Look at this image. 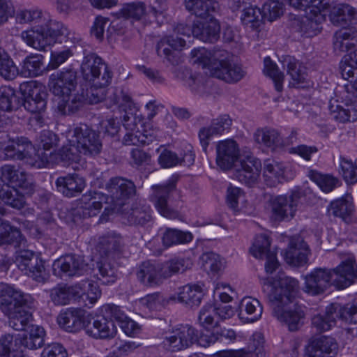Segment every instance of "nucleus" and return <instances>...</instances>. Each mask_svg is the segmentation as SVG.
<instances>
[{
    "label": "nucleus",
    "mask_w": 357,
    "mask_h": 357,
    "mask_svg": "<svg viewBox=\"0 0 357 357\" xmlns=\"http://www.w3.org/2000/svg\"><path fill=\"white\" fill-rule=\"evenodd\" d=\"M108 197L115 206L124 205V202L135 192L134 183L121 177L112 178L106 184Z\"/></svg>",
    "instance_id": "obj_22"
},
{
    "label": "nucleus",
    "mask_w": 357,
    "mask_h": 357,
    "mask_svg": "<svg viewBox=\"0 0 357 357\" xmlns=\"http://www.w3.org/2000/svg\"><path fill=\"white\" fill-rule=\"evenodd\" d=\"M0 179L4 183L11 185L7 190H0V198L8 206L21 209L25 204L24 197L16 188L22 189L25 194L34 191V183L31 175L10 165H5L0 169Z\"/></svg>",
    "instance_id": "obj_6"
},
{
    "label": "nucleus",
    "mask_w": 357,
    "mask_h": 357,
    "mask_svg": "<svg viewBox=\"0 0 357 357\" xmlns=\"http://www.w3.org/2000/svg\"><path fill=\"white\" fill-rule=\"evenodd\" d=\"M21 38L28 46L43 52L55 42L77 45L81 41L79 34L70 31L63 23L56 21H50L45 26L23 31Z\"/></svg>",
    "instance_id": "obj_5"
},
{
    "label": "nucleus",
    "mask_w": 357,
    "mask_h": 357,
    "mask_svg": "<svg viewBox=\"0 0 357 357\" xmlns=\"http://www.w3.org/2000/svg\"><path fill=\"white\" fill-rule=\"evenodd\" d=\"M121 241V238L115 234H109L106 236H102L99 242L100 250L102 251L106 256H109L120 250Z\"/></svg>",
    "instance_id": "obj_60"
},
{
    "label": "nucleus",
    "mask_w": 357,
    "mask_h": 357,
    "mask_svg": "<svg viewBox=\"0 0 357 357\" xmlns=\"http://www.w3.org/2000/svg\"><path fill=\"white\" fill-rule=\"evenodd\" d=\"M185 8L192 15L207 20L212 17V14L218 6L217 0H185Z\"/></svg>",
    "instance_id": "obj_43"
},
{
    "label": "nucleus",
    "mask_w": 357,
    "mask_h": 357,
    "mask_svg": "<svg viewBox=\"0 0 357 357\" xmlns=\"http://www.w3.org/2000/svg\"><path fill=\"white\" fill-rule=\"evenodd\" d=\"M301 198L300 192L293 191L281 195H270L268 200L271 216L276 221L293 218L297 211Z\"/></svg>",
    "instance_id": "obj_11"
},
{
    "label": "nucleus",
    "mask_w": 357,
    "mask_h": 357,
    "mask_svg": "<svg viewBox=\"0 0 357 357\" xmlns=\"http://www.w3.org/2000/svg\"><path fill=\"white\" fill-rule=\"evenodd\" d=\"M31 295L24 294L13 286L8 284H0V308L8 318V324L15 331H24L32 314L25 310L33 304Z\"/></svg>",
    "instance_id": "obj_3"
},
{
    "label": "nucleus",
    "mask_w": 357,
    "mask_h": 357,
    "mask_svg": "<svg viewBox=\"0 0 357 357\" xmlns=\"http://www.w3.org/2000/svg\"><path fill=\"white\" fill-rule=\"evenodd\" d=\"M204 294L199 284H187L178 289L177 301L188 306H198L202 300Z\"/></svg>",
    "instance_id": "obj_44"
},
{
    "label": "nucleus",
    "mask_w": 357,
    "mask_h": 357,
    "mask_svg": "<svg viewBox=\"0 0 357 357\" xmlns=\"http://www.w3.org/2000/svg\"><path fill=\"white\" fill-rule=\"evenodd\" d=\"M226 54L227 52L224 50L220 51V54L214 53V59H217L218 62L213 64L211 67V74L227 83H236L243 78L245 72L241 65L234 59L227 57L222 58Z\"/></svg>",
    "instance_id": "obj_12"
},
{
    "label": "nucleus",
    "mask_w": 357,
    "mask_h": 357,
    "mask_svg": "<svg viewBox=\"0 0 357 357\" xmlns=\"http://www.w3.org/2000/svg\"><path fill=\"white\" fill-rule=\"evenodd\" d=\"M215 309L216 305L213 303H206L201 308L198 315V322L202 327L211 329L218 326Z\"/></svg>",
    "instance_id": "obj_55"
},
{
    "label": "nucleus",
    "mask_w": 357,
    "mask_h": 357,
    "mask_svg": "<svg viewBox=\"0 0 357 357\" xmlns=\"http://www.w3.org/2000/svg\"><path fill=\"white\" fill-rule=\"evenodd\" d=\"M43 56L40 54L27 56L22 61L20 74L24 77L38 76L42 73Z\"/></svg>",
    "instance_id": "obj_52"
},
{
    "label": "nucleus",
    "mask_w": 357,
    "mask_h": 357,
    "mask_svg": "<svg viewBox=\"0 0 357 357\" xmlns=\"http://www.w3.org/2000/svg\"><path fill=\"white\" fill-rule=\"evenodd\" d=\"M117 328L114 321L104 315L97 317L92 323V326H89L86 333L96 339H110L116 334Z\"/></svg>",
    "instance_id": "obj_36"
},
{
    "label": "nucleus",
    "mask_w": 357,
    "mask_h": 357,
    "mask_svg": "<svg viewBox=\"0 0 357 357\" xmlns=\"http://www.w3.org/2000/svg\"><path fill=\"white\" fill-rule=\"evenodd\" d=\"M204 20L194 22V36L204 42L213 43L219 38L220 24L213 17Z\"/></svg>",
    "instance_id": "obj_34"
},
{
    "label": "nucleus",
    "mask_w": 357,
    "mask_h": 357,
    "mask_svg": "<svg viewBox=\"0 0 357 357\" xmlns=\"http://www.w3.org/2000/svg\"><path fill=\"white\" fill-rule=\"evenodd\" d=\"M201 261L204 270L213 276L221 275L225 269L227 264L225 258L213 252L202 254Z\"/></svg>",
    "instance_id": "obj_46"
},
{
    "label": "nucleus",
    "mask_w": 357,
    "mask_h": 357,
    "mask_svg": "<svg viewBox=\"0 0 357 357\" xmlns=\"http://www.w3.org/2000/svg\"><path fill=\"white\" fill-rule=\"evenodd\" d=\"M333 47L335 51L341 52L357 48V30L349 27L337 31L333 36Z\"/></svg>",
    "instance_id": "obj_39"
},
{
    "label": "nucleus",
    "mask_w": 357,
    "mask_h": 357,
    "mask_svg": "<svg viewBox=\"0 0 357 357\" xmlns=\"http://www.w3.org/2000/svg\"><path fill=\"white\" fill-rule=\"evenodd\" d=\"M327 4L324 0H310V4L305 6V16L302 21L301 30L307 37H312L320 32L321 24L325 20Z\"/></svg>",
    "instance_id": "obj_13"
},
{
    "label": "nucleus",
    "mask_w": 357,
    "mask_h": 357,
    "mask_svg": "<svg viewBox=\"0 0 357 357\" xmlns=\"http://www.w3.org/2000/svg\"><path fill=\"white\" fill-rule=\"evenodd\" d=\"M0 149L3 150L6 160H24L28 152L34 151V147L26 138L11 139L4 132L0 133Z\"/></svg>",
    "instance_id": "obj_18"
},
{
    "label": "nucleus",
    "mask_w": 357,
    "mask_h": 357,
    "mask_svg": "<svg viewBox=\"0 0 357 357\" xmlns=\"http://www.w3.org/2000/svg\"><path fill=\"white\" fill-rule=\"evenodd\" d=\"M341 174L344 180L348 184L357 183V162L344 158L340 159Z\"/></svg>",
    "instance_id": "obj_61"
},
{
    "label": "nucleus",
    "mask_w": 357,
    "mask_h": 357,
    "mask_svg": "<svg viewBox=\"0 0 357 357\" xmlns=\"http://www.w3.org/2000/svg\"><path fill=\"white\" fill-rule=\"evenodd\" d=\"M86 266L81 257L67 255L54 261L53 269L54 272L59 270L68 276H74L83 274Z\"/></svg>",
    "instance_id": "obj_31"
},
{
    "label": "nucleus",
    "mask_w": 357,
    "mask_h": 357,
    "mask_svg": "<svg viewBox=\"0 0 357 357\" xmlns=\"http://www.w3.org/2000/svg\"><path fill=\"white\" fill-rule=\"evenodd\" d=\"M25 354L19 347L17 337L5 334L0 337V357H24Z\"/></svg>",
    "instance_id": "obj_49"
},
{
    "label": "nucleus",
    "mask_w": 357,
    "mask_h": 357,
    "mask_svg": "<svg viewBox=\"0 0 357 357\" xmlns=\"http://www.w3.org/2000/svg\"><path fill=\"white\" fill-rule=\"evenodd\" d=\"M261 170V161L252 155H248L235 165L234 176L239 182L250 185L257 182Z\"/></svg>",
    "instance_id": "obj_19"
},
{
    "label": "nucleus",
    "mask_w": 357,
    "mask_h": 357,
    "mask_svg": "<svg viewBox=\"0 0 357 357\" xmlns=\"http://www.w3.org/2000/svg\"><path fill=\"white\" fill-rule=\"evenodd\" d=\"M197 331L188 324H178L170 327L162 334V347L170 352H177L189 348L196 343Z\"/></svg>",
    "instance_id": "obj_10"
},
{
    "label": "nucleus",
    "mask_w": 357,
    "mask_h": 357,
    "mask_svg": "<svg viewBox=\"0 0 357 357\" xmlns=\"http://www.w3.org/2000/svg\"><path fill=\"white\" fill-rule=\"evenodd\" d=\"M175 188L176 181L172 179L163 185L153 186V192L151 195V199L160 214L169 219L178 217V211L171 208L168 204L169 195Z\"/></svg>",
    "instance_id": "obj_17"
},
{
    "label": "nucleus",
    "mask_w": 357,
    "mask_h": 357,
    "mask_svg": "<svg viewBox=\"0 0 357 357\" xmlns=\"http://www.w3.org/2000/svg\"><path fill=\"white\" fill-rule=\"evenodd\" d=\"M337 348L334 338L322 336L312 340L306 347L304 357H335Z\"/></svg>",
    "instance_id": "obj_27"
},
{
    "label": "nucleus",
    "mask_w": 357,
    "mask_h": 357,
    "mask_svg": "<svg viewBox=\"0 0 357 357\" xmlns=\"http://www.w3.org/2000/svg\"><path fill=\"white\" fill-rule=\"evenodd\" d=\"M185 40L174 34L162 38L157 44L156 52L159 56L164 57L172 64L174 63V52L181 50Z\"/></svg>",
    "instance_id": "obj_35"
},
{
    "label": "nucleus",
    "mask_w": 357,
    "mask_h": 357,
    "mask_svg": "<svg viewBox=\"0 0 357 357\" xmlns=\"http://www.w3.org/2000/svg\"><path fill=\"white\" fill-rule=\"evenodd\" d=\"M192 240L190 232H184L178 229H167L162 236V243L166 247L180 243H187Z\"/></svg>",
    "instance_id": "obj_56"
},
{
    "label": "nucleus",
    "mask_w": 357,
    "mask_h": 357,
    "mask_svg": "<svg viewBox=\"0 0 357 357\" xmlns=\"http://www.w3.org/2000/svg\"><path fill=\"white\" fill-rule=\"evenodd\" d=\"M76 85L77 73L72 69L56 71L49 77L48 86L54 96V102L63 114L75 112L82 105L84 100L83 95L70 98Z\"/></svg>",
    "instance_id": "obj_4"
},
{
    "label": "nucleus",
    "mask_w": 357,
    "mask_h": 357,
    "mask_svg": "<svg viewBox=\"0 0 357 357\" xmlns=\"http://www.w3.org/2000/svg\"><path fill=\"white\" fill-rule=\"evenodd\" d=\"M107 106L112 108L116 105L118 108L125 110L127 107L132 105L131 97L122 89H116L114 90L109 99L107 100Z\"/></svg>",
    "instance_id": "obj_59"
},
{
    "label": "nucleus",
    "mask_w": 357,
    "mask_h": 357,
    "mask_svg": "<svg viewBox=\"0 0 357 357\" xmlns=\"http://www.w3.org/2000/svg\"><path fill=\"white\" fill-rule=\"evenodd\" d=\"M24 238L20 231L8 222L0 220V244H14L20 246Z\"/></svg>",
    "instance_id": "obj_50"
},
{
    "label": "nucleus",
    "mask_w": 357,
    "mask_h": 357,
    "mask_svg": "<svg viewBox=\"0 0 357 357\" xmlns=\"http://www.w3.org/2000/svg\"><path fill=\"white\" fill-rule=\"evenodd\" d=\"M109 202V197L100 192H90L82 195L79 200V209L84 218L98 215L103 203Z\"/></svg>",
    "instance_id": "obj_29"
},
{
    "label": "nucleus",
    "mask_w": 357,
    "mask_h": 357,
    "mask_svg": "<svg viewBox=\"0 0 357 357\" xmlns=\"http://www.w3.org/2000/svg\"><path fill=\"white\" fill-rule=\"evenodd\" d=\"M283 66L287 68L288 75L292 79L291 84L298 86L301 84L306 82L307 74L306 68L298 60L291 56H287L283 59Z\"/></svg>",
    "instance_id": "obj_45"
},
{
    "label": "nucleus",
    "mask_w": 357,
    "mask_h": 357,
    "mask_svg": "<svg viewBox=\"0 0 357 357\" xmlns=\"http://www.w3.org/2000/svg\"><path fill=\"white\" fill-rule=\"evenodd\" d=\"M17 105L18 101L15 90L6 86L0 87V110L11 112L17 108Z\"/></svg>",
    "instance_id": "obj_57"
},
{
    "label": "nucleus",
    "mask_w": 357,
    "mask_h": 357,
    "mask_svg": "<svg viewBox=\"0 0 357 357\" xmlns=\"http://www.w3.org/2000/svg\"><path fill=\"white\" fill-rule=\"evenodd\" d=\"M175 77L193 92H199L203 87L202 77L192 72L186 67H179L174 70Z\"/></svg>",
    "instance_id": "obj_48"
},
{
    "label": "nucleus",
    "mask_w": 357,
    "mask_h": 357,
    "mask_svg": "<svg viewBox=\"0 0 357 357\" xmlns=\"http://www.w3.org/2000/svg\"><path fill=\"white\" fill-rule=\"evenodd\" d=\"M57 189L68 197H75L80 193L85 186L84 180L78 175H68L59 177L56 181Z\"/></svg>",
    "instance_id": "obj_40"
},
{
    "label": "nucleus",
    "mask_w": 357,
    "mask_h": 357,
    "mask_svg": "<svg viewBox=\"0 0 357 357\" xmlns=\"http://www.w3.org/2000/svg\"><path fill=\"white\" fill-rule=\"evenodd\" d=\"M264 176L267 183L275 185L284 181V165L282 162L267 160L264 162Z\"/></svg>",
    "instance_id": "obj_47"
},
{
    "label": "nucleus",
    "mask_w": 357,
    "mask_h": 357,
    "mask_svg": "<svg viewBox=\"0 0 357 357\" xmlns=\"http://www.w3.org/2000/svg\"><path fill=\"white\" fill-rule=\"evenodd\" d=\"M263 72L273 80L275 90L278 92L282 91L284 75L280 71L277 64L269 56L265 57L264 59Z\"/></svg>",
    "instance_id": "obj_54"
},
{
    "label": "nucleus",
    "mask_w": 357,
    "mask_h": 357,
    "mask_svg": "<svg viewBox=\"0 0 357 357\" xmlns=\"http://www.w3.org/2000/svg\"><path fill=\"white\" fill-rule=\"evenodd\" d=\"M151 208L144 202L135 203L130 211L123 213V220L131 225L143 226L151 221Z\"/></svg>",
    "instance_id": "obj_42"
},
{
    "label": "nucleus",
    "mask_w": 357,
    "mask_h": 357,
    "mask_svg": "<svg viewBox=\"0 0 357 357\" xmlns=\"http://www.w3.org/2000/svg\"><path fill=\"white\" fill-rule=\"evenodd\" d=\"M308 176L312 181L316 183L326 193L333 191L340 185V181L337 178L328 174H322L315 170L309 171Z\"/></svg>",
    "instance_id": "obj_53"
},
{
    "label": "nucleus",
    "mask_w": 357,
    "mask_h": 357,
    "mask_svg": "<svg viewBox=\"0 0 357 357\" xmlns=\"http://www.w3.org/2000/svg\"><path fill=\"white\" fill-rule=\"evenodd\" d=\"M24 161L26 165L38 169L53 166L59 162H63L64 165H68L66 161L60 158V151L47 153L44 149H34V151L28 152Z\"/></svg>",
    "instance_id": "obj_28"
},
{
    "label": "nucleus",
    "mask_w": 357,
    "mask_h": 357,
    "mask_svg": "<svg viewBox=\"0 0 357 357\" xmlns=\"http://www.w3.org/2000/svg\"><path fill=\"white\" fill-rule=\"evenodd\" d=\"M331 270L315 268L305 277V291L315 296L324 293L331 285H333Z\"/></svg>",
    "instance_id": "obj_21"
},
{
    "label": "nucleus",
    "mask_w": 357,
    "mask_h": 357,
    "mask_svg": "<svg viewBox=\"0 0 357 357\" xmlns=\"http://www.w3.org/2000/svg\"><path fill=\"white\" fill-rule=\"evenodd\" d=\"M23 105L31 113L44 112L47 107V93L43 85L29 82L21 86Z\"/></svg>",
    "instance_id": "obj_16"
},
{
    "label": "nucleus",
    "mask_w": 357,
    "mask_h": 357,
    "mask_svg": "<svg viewBox=\"0 0 357 357\" xmlns=\"http://www.w3.org/2000/svg\"><path fill=\"white\" fill-rule=\"evenodd\" d=\"M264 18L262 10L251 4L243 9L241 16L243 24L253 30L259 29L263 24Z\"/></svg>",
    "instance_id": "obj_51"
},
{
    "label": "nucleus",
    "mask_w": 357,
    "mask_h": 357,
    "mask_svg": "<svg viewBox=\"0 0 357 357\" xmlns=\"http://www.w3.org/2000/svg\"><path fill=\"white\" fill-rule=\"evenodd\" d=\"M123 125L127 131L123 139V144L126 146L148 145L155 139L153 133L139 130V125L142 127V123L139 116L125 115Z\"/></svg>",
    "instance_id": "obj_14"
},
{
    "label": "nucleus",
    "mask_w": 357,
    "mask_h": 357,
    "mask_svg": "<svg viewBox=\"0 0 357 357\" xmlns=\"http://www.w3.org/2000/svg\"><path fill=\"white\" fill-rule=\"evenodd\" d=\"M19 73L17 67L5 52L0 56V75L6 80L14 79Z\"/></svg>",
    "instance_id": "obj_58"
},
{
    "label": "nucleus",
    "mask_w": 357,
    "mask_h": 357,
    "mask_svg": "<svg viewBox=\"0 0 357 357\" xmlns=\"http://www.w3.org/2000/svg\"><path fill=\"white\" fill-rule=\"evenodd\" d=\"M138 280L147 287H155L169 277L167 270H164L163 264L144 261L137 273Z\"/></svg>",
    "instance_id": "obj_24"
},
{
    "label": "nucleus",
    "mask_w": 357,
    "mask_h": 357,
    "mask_svg": "<svg viewBox=\"0 0 357 357\" xmlns=\"http://www.w3.org/2000/svg\"><path fill=\"white\" fill-rule=\"evenodd\" d=\"M331 272L333 285L338 289H344L357 280V264L352 258L342 261Z\"/></svg>",
    "instance_id": "obj_25"
},
{
    "label": "nucleus",
    "mask_w": 357,
    "mask_h": 357,
    "mask_svg": "<svg viewBox=\"0 0 357 357\" xmlns=\"http://www.w3.org/2000/svg\"><path fill=\"white\" fill-rule=\"evenodd\" d=\"M263 307L259 300L244 297L239 305L238 317L243 323H253L261 317Z\"/></svg>",
    "instance_id": "obj_37"
},
{
    "label": "nucleus",
    "mask_w": 357,
    "mask_h": 357,
    "mask_svg": "<svg viewBox=\"0 0 357 357\" xmlns=\"http://www.w3.org/2000/svg\"><path fill=\"white\" fill-rule=\"evenodd\" d=\"M139 346V344L134 341L116 340L112 347V356L126 357L132 354Z\"/></svg>",
    "instance_id": "obj_63"
},
{
    "label": "nucleus",
    "mask_w": 357,
    "mask_h": 357,
    "mask_svg": "<svg viewBox=\"0 0 357 357\" xmlns=\"http://www.w3.org/2000/svg\"><path fill=\"white\" fill-rule=\"evenodd\" d=\"M271 241L266 234L257 235L250 248L251 255L259 259H266L265 271L268 275L273 274L279 268L276 252L271 250Z\"/></svg>",
    "instance_id": "obj_15"
},
{
    "label": "nucleus",
    "mask_w": 357,
    "mask_h": 357,
    "mask_svg": "<svg viewBox=\"0 0 357 357\" xmlns=\"http://www.w3.org/2000/svg\"><path fill=\"white\" fill-rule=\"evenodd\" d=\"M81 68L84 79L92 83L86 93L90 102L93 104L102 101L105 98L104 88L112 81V71L103 60L95 54H89L84 57Z\"/></svg>",
    "instance_id": "obj_7"
},
{
    "label": "nucleus",
    "mask_w": 357,
    "mask_h": 357,
    "mask_svg": "<svg viewBox=\"0 0 357 357\" xmlns=\"http://www.w3.org/2000/svg\"><path fill=\"white\" fill-rule=\"evenodd\" d=\"M337 319H341V304L332 303L326 307L324 314L313 317L312 325L317 331L321 333L328 331L334 326Z\"/></svg>",
    "instance_id": "obj_32"
},
{
    "label": "nucleus",
    "mask_w": 357,
    "mask_h": 357,
    "mask_svg": "<svg viewBox=\"0 0 357 357\" xmlns=\"http://www.w3.org/2000/svg\"><path fill=\"white\" fill-rule=\"evenodd\" d=\"M68 146L60 150V158L67 162L68 165L75 163L73 168L78 169V164H84L81 154L93 157L102 150V142L93 130L85 124L70 129L66 133Z\"/></svg>",
    "instance_id": "obj_2"
},
{
    "label": "nucleus",
    "mask_w": 357,
    "mask_h": 357,
    "mask_svg": "<svg viewBox=\"0 0 357 357\" xmlns=\"http://www.w3.org/2000/svg\"><path fill=\"white\" fill-rule=\"evenodd\" d=\"M329 10L331 22L336 26H343L352 20L357 21V10L351 6L346 3L328 4L325 8Z\"/></svg>",
    "instance_id": "obj_33"
},
{
    "label": "nucleus",
    "mask_w": 357,
    "mask_h": 357,
    "mask_svg": "<svg viewBox=\"0 0 357 357\" xmlns=\"http://www.w3.org/2000/svg\"><path fill=\"white\" fill-rule=\"evenodd\" d=\"M156 3V6H150L148 8L142 2L126 3L116 15L118 17L140 21L144 24L153 22L160 24L163 22L167 8L165 3Z\"/></svg>",
    "instance_id": "obj_9"
},
{
    "label": "nucleus",
    "mask_w": 357,
    "mask_h": 357,
    "mask_svg": "<svg viewBox=\"0 0 357 357\" xmlns=\"http://www.w3.org/2000/svg\"><path fill=\"white\" fill-rule=\"evenodd\" d=\"M261 284L262 291L273 308V315L285 324L290 331H296L304 317V312L296 301L298 280L290 277L280 280L266 278L261 279Z\"/></svg>",
    "instance_id": "obj_1"
},
{
    "label": "nucleus",
    "mask_w": 357,
    "mask_h": 357,
    "mask_svg": "<svg viewBox=\"0 0 357 357\" xmlns=\"http://www.w3.org/2000/svg\"><path fill=\"white\" fill-rule=\"evenodd\" d=\"M307 243L300 236H294L289 241L284 257L288 264L300 266L307 262Z\"/></svg>",
    "instance_id": "obj_30"
},
{
    "label": "nucleus",
    "mask_w": 357,
    "mask_h": 357,
    "mask_svg": "<svg viewBox=\"0 0 357 357\" xmlns=\"http://www.w3.org/2000/svg\"><path fill=\"white\" fill-rule=\"evenodd\" d=\"M101 296L98 285L90 280H83L72 286L58 285L50 291V297L55 305H65L71 301H77L91 307Z\"/></svg>",
    "instance_id": "obj_8"
},
{
    "label": "nucleus",
    "mask_w": 357,
    "mask_h": 357,
    "mask_svg": "<svg viewBox=\"0 0 357 357\" xmlns=\"http://www.w3.org/2000/svg\"><path fill=\"white\" fill-rule=\"evenodd\" d=\"M262 351L242 348L240 349H225L218 351L212 357H261Z\"/></svg>",
    "instance_id": "obj_64"
},
{
    "label": "nucleus",
    "mask_w": 357,
    "mask_h": 357,
    "mask_svg": "<svg viewBox=\"0 0 357 357\" xmlns=\"http://www.w3.org/2000/svg\"><path fill=\"white\" fill-rule=\"evenodd\" d=\"M254 137L258 144L275 151L278 148L287 146L295 143L297 139V132L293 130L287 139H283L277 130L264 128L257 129Z\"/></svg>",
    "instance_id": "obj_20"
},
{
    "label": "nucleus",
    "mask_w": 357,
    "mask_h": 357,
    "mask_svg": "<svg viewBox=\"0 0 357 357\" xmlns=\"http://www.w3.org/2000/svg\"><path fill=\"white\" fill-rule=\"evenodd\" d=\"M45 335V332L43 327L32 325L26 333L17 336L19 347H23L31 350L40 348L44 344Z\"/></svg>",
    "instance_id": "obj_41"
},
{
    "label": "nucleus",
    "mask_w": 357,
    "mask_h": 357,
    "mask_svg": "<svg viewBox=\"0 0 357 357\" xmlns=\"http://www.w3.org/2000/svg\"><path fill=\"white\" fill-rule=\"evenodd\" d=\"M231 124L232 120L230 116L222 114L213 119L209 126L202 127L199 130L198 137L204 151H206L212 138L228 132Z\"/></svg>",
    "instance_id": "obj_23"
},
{
    "label": "nucleus",
    "mask_w": 357,
    "mask_h": 357,
    "mask_svg": "<svg viewBox=\"0 0 357 357\" xmlns=\"http://www.w3.org/2000/svg\"><path fill=\"white\" fill-rule=\"evenodd\" d=\"M239 155L237 143L233 139L220 141L216 145V163L223 170L230 169Z\"/></svg>",
    "instance_id": "obj_26"
},
{
    "label": "nucleus",
    "mask_w": 357,
    "mask_h": 357,
    "mask_svg": "<svg viewBox=\"0 0 357 357\" xmlns=\"http://www.w3.org/2000/svg\"><path fill=\"white\" fill-rule=\"evenodd\" d=\"M57 321L66 331L76 333L84 326L83 312L79 308H67L61 312Z\"/></svg>",
    "instance_id": "obj_38"
},
{
    "label": "nucleus",
    "mask_w": 357,
    "mask_h": 357,
    "mask_svg": "<svg viewBox=\"0 0 357 357\" xmlns=\"http://www.w3.org/2000/svg\"><path fill=\"white\" fill-rule=\"evenodd\" d=\"M284 5L280 0H268L262 8L264 18L268 21H273L283 14Z\"/></svg>",
    "instance_id": "obj_62"
}]
</instances>
